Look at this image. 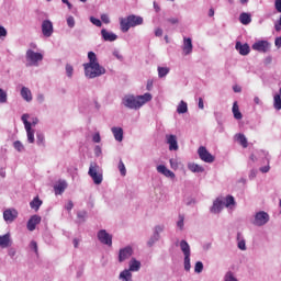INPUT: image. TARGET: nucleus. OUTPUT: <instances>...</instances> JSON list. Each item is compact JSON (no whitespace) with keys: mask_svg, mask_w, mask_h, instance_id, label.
<instances>
[{"mask_svg":"<svg viewBox=\"0 0 281 281\" xmlns=\"http://www.w3.org/2000/svg\"><path fill=\"white\" fill-rule=\"evenodd\" d=\"M11 241H10V234H5L3 236H0V247L2 249H5L7 247H10Z\"/></svg>","mask_w":281,"mask_h":281,"instance_id":"obj_26","label":"nucleus"},{"mask_svg":"<svg viewBox=\"0 0 281 281\" xmlns=\"http://www.w3.org/2000/svg\"><path fill=\"white\" fill-rule=\"evenodd\" d=\"M31 249H33L35 254H38V244L35 240L31 241Z\"/></svg>","mask_w":281,"mask_h":281,"instance_id":"obj_47","label":"nucleus"},{"mask_svg":"<svg viewBox=\"0 0 281 281\" xmlns=\"http://www.w3.org/2000/svg\"><path fill=\"white\" fill-rule=\"evenodd\" d=\"M269 170H271V167H269V166H265V167L260 168L261 172H269Z\"/></svg>","mask_w":281,"mask_h":281,"instance_id":"obj_61","label":"nucleus"},{"mask_svg":"<svg viewBox=\"0 0 281 281\" xmlns=\"http://www.w3.org/2000/svg\"><path fill=\"white\" fill-rule=\"evenodd\" d=\"M180 249L184 255V269L190 271V245L186 240L180 241Z\"/></svg>","mask_w":281,"mask_h":281,"instance_id":"obj_8","label":"nucleus"},{"mask_svg":"<svg viewBox=\"0 0 281 281\" xmlns=\"http://www.w3.org/2000/svg\"><path fill=\"white\" fill-rule=\"evenodd\" d=\"M221 210H223V200L222 199H216L213 202V206L211 207V212L213 214H218V212H221Z\"/></svg>","mask_w":281,"mask_h":281,"instance_id":"obj_22","label":"nucleus"},{"mask_svg":"<svg viewBox=\"0 0 281 281\" xmlns=\"http://www.w3.org/2000/svg\"><path fill=\"white\" fill-rule=\"evenodd\" d=\"M101 36L104 41L113 43V41H117V35L106 31L105 29L101 30Z\"/></svg>","mask_w":281,"mask_h":281,"instance_id":"obj_19","label":"nucleus"},{"mask_svg":"<svg viewBox=\"0 0 281 281\" xmlns=\"http://www.w3.org/2000/svg\"><path fill=\"white\" fill-rule=\"evenodd\" d=\"M170 74V68L168 67H158V77L159 78H166Z\"/></svg>","mask_w":281,"mask_h":281,"instance_id":"obj_35","label":"nucleus"},{"mask_svg":"<svg viewBox=\"0 0 281 281\" xmlns=\"http://www.w3.org/2000/svg\"><path fill=\"white\" fill-rule=\"evenodd\" d=\"M274 102H273V108L277 110V111H281V97L280 94H276L274 98H273Z\"/></svg>","mask_w":281,"mask_h":281,"instance_id":"obj_36","label":"nucleus"},{"mask_svg":"<svg viewBox=\"0 0 281 281\" xmlns=\"http://www.w3.org/2000/svg\"><path fill=\"white\" fill-rule=\"evenodd\" d=\"M0 177H2V179H5V169H0Z\"/></svg>","mask_w":281,"mask_h":281,"instance_id":"obj_63","label":"nucleus"},{"mask_svg":"<svg viewBox=\"0 0 281 281\" xmlns=\"http://www.w3.org/2000/svg\"><path fill=\"white\" fill-rule=\"evenodd\" d=\"M37 102H40V103L45 102V95L38 94V95H37Z\"/></svg>","mask_w":281,"mask_h":281,"instance_id":"obj_59","label":"nucleus"},{"mask_svg":"<svg viewBox=\"0 0 281 281\" xmlns=\"http://www.w3.org/2000/svg\"><path fill=\"white\" fill-rule=\"evenodd\" d=\"M167 144H169V150H179V144L177 143V136L170 134L166 136Z\"/></svg>","mask_w":281,"mask_h":281,"instance_id":"obj_17","label":"nucleus"},{"mask_svg":"<svg viewBox=\"0 0 281 281\" xmlns=\"http://www.w3.org/2000/svg\"><path fill=\"white\" fill-rule=\"evenodd\" d=\"M42 34L46 38H49V36H52V34H54V23H52V21L44 20L42 22Z\"/></svg>","mask_w":281,"mask_h":281,"instance_id":"obj_11","label":"nucleus"},{"mask_svg":"<svg viewBox=\"0 0 281 281\" xmlns=\"http://www.w3.org/2000/svg\"><path fill=\"white\" fill-rule=\"evenodd\" d=\"M37 146H45V135L37 133Z\"/></svg>","mask_w":281,"mask_h":281,"instance_id":"obj_38","label":"nucleus"},{"mask_svg":"<svg viewBox=\"0 0 281 281\" xmlns=\"http://www.w3.org/2000/svg\"><path fill=\"white\" fill-rule=\"evenodd\" d=\"M167 23H170L171 25H177L179 23L178 18H169L167 19Z\"/></svg>","mask_w":281,"mask_h":281,"instance_id":"obj_48","label":"nucleus"},{"mask_svg":"<svg viewBox=\"0 0 281 281\" xmlns=\"http://www.w3.org/2000/svg\"><path fill=\"white\" fill-rule=\"evenodd\" d=\"M209 16H214V9L211 8V9L209 10Z\"/></svg>","mask_w":281,"mask_h":281,"instance_id":"obj_64","label":"nucleus"},{"mask_svg":"<svg viewBox=\"0 0 281 281\" xmlns=\"http://www.w3.org/2000/svg\"><path fill=\"white\" fill-rule=\"evenodd\" d=\"M101 21L105 24H109L111 23V20L109 19V15L108 14H102L101 15Z\"/></svg>","mask_w":281,"mask_h":281,"instance_id":"obj_49","label":"nucleus"},{"mask_svg":"<svg viewBox=\"0 0 281 281\" xmlns=\"http://www.w3.org/2000/svg\"><path fill=\"white\" fill-rule=\"evenodd\" d=\"M100 140H101L100 134H98V133L94 134L92 137V142H94V144H100Z\"/></svg>","mask_w":281,"mask_h":281,"instance_id":"obj_51","label":"nucleus"},{"mask_svg":"<svg viewBox=\"0 0 281 281\" xmlns=\"http://www.w3.org/2000/svg\"><path fill=\"white\" fill-rule=\"evenodd\" d=\"M188 168L191 172H204L205 171V169L201 165H198L194 162L189 164Z\"/></svg>","mask_w":281,"mask_h":281,"instance_id":"obj_31","label":"nucleus"},{"mask_svg":"<svg viewBox=\"0 0 281 281\" xmlns=\"http://www.w3.org/2000/svg\"><path fill=\"white\" fill-rule=\"evenodd\" d=\"M90 21L93 25H95L97 27H102V21H100L99 19H95L93 16L90 18Z\"/></svg>","mask_w":281,"mask_h":281,"instance_id":"obj_44","label":"nucleus"},{"mask_svg":"<svg viewBox=\"0 0 281 281\" xmlns=\"http://www.w3.org/2000/svg\"><path fill=\"white\" fill-rule=\"evenodd\" d=\"M13 146H14L15 150H18L19 153H21L23 150V148H24L23 144L20 140H15L13 143Z\"/></svg>","mask_w":281,"mask_h":281,"instance_id":"obj_43","label":"nucleus"},{"mask_svg":"<svg viewBox=\"0 0 281 281\" xmlns=\"http://www.w3.org/2000/svg\"><path fill=\"white\" fill-rule=\"evenodd\" d=\"M233 90L235 93H240V91H243V88H240V86H234Z\"/></svg>","mask_w":281,"mask_h":281,"instance_id":"obj_58","label":"nucleus"},{"mask_svg":"<svg viewBox=\"0 0 281 281\" xmlns=\"http://www.w3.org/2000/svg\"><path fill=\"white\" fill-rule=\"evenodd\" d=\"M150 100H153V94L146 92L143 95H131L127 94L123 98V104L124 106H126L127 109H142V106H144V104H146V102H150Z\"/></svg>","mask_w":281,"mask_h":281,"instance_id":"obj_2","label":"nucleus"},{"mask_svg":"<svg viewBox=\"0 0 281 281\" xmlns=\"http://www.w3.org/2000/svg\"><path fill=\"white\" fill-rule=\"evenodd\" d=\"M195 273H201L203 271V262L198 261L194 267Z\"/></svg>","mask_w":281,"mask_h":281,"instance_id":"obj_42","label":"nucleus"},{"mask_svg":"<svg viewBox=\"0 0 281 281\" xmlns=\"http://www.w3.org/2000/svg\"><path fill=\"white\" fill-rule=\"evenodd\" d=\"M88 59L89 63L83 64L86 78H99V76H104V74H106V69L100 66V63H98V56L95 53L89 52Z\"/></svg>","mask_w":281,"mask_h":281,"instance_id":"obj_1","label":"nucleus"},{"mask_svg":"<svg viewBox=\"0 0 281 281\" xmlns=\"http://www.w3.org/2000/svg\"><path fill=\"white\" fill-rule=\"evenodd\" d=\"M198 106L199 109H205V105L203 104V98H199Z\"/></svg>","mask_w":281,"mask_h":281,"instance_id":"obj_57","label":"nucleus"},{"mask_svg":"<svg viewBox=\"0 0 281 281\" xmlns=\"http://www.w3.org/2000/svg\"><path fill=\"white\" fill-rule=\"evenodd\" d=\"M38 124V119H33V121L31 122V128L32 126H36Z\"/></svg>","mask_w":281,"mask_h":281,"instance_id":"obj_62","label":"nucleus"},{"mask_svg":"<svg viewBox=\"0 0 281 281\" xmlns=\"http://www.w3.org/2000/svg\"><path fill=\"white\" fill-rule=\"evenodd\" d=\"M140 268H142V262H139L138 260L132 259L130 261V271H137Z\"/></svg>","mask_w":281,"mask_h":281,"instance_id":"obj_33","label":"nucleus"},{"mask_svg":"<svg viewBox=\"0 0 281 281\" xmlns=\"http://www.w3.org/2000/svg\"><path fill=\"white\" fill-rule=\"evenodd\" d=\"M30 114H23L22 115V122L24 124V128L26 131L27 135V142L30 144H34V130H32V123H30Z\"/></svg>","mask_w":281,"mask_h":281,"instance_id":"obj_6","label":"nucleus"},{"mask_svg":"<svg viewBox=\"0 0 281 281\" xmlns=\"http://www.w3.org/2000/svg\"><path fill=\"white\" fill-rule=\"evenodd\" d=\"M236 142L243 146V148H247L249 144L247 143V137H245V134H237L236 135Z\"/></svg>","mask_w":281,"mask_h":281,"instance_id":"obj_30","label":"nucleus"},{"mask_svg":"<svg viewBox=\"0 0 281 281\" xmlns=\"http://www.w3.org/2000/svg\"><path fill=\"white\" fill-rule=\"evenodd\" d=\"M192 38L190 37H184L183 38V45H182V52L184 54V56H189V54H192Z\"/></svg>","mask_w":281,"mask_h":281,"instance_id":"obj_15","label":"nucleus"},{"mask_svg":"<svg viewBox=\"0 0 281 281\" xmlns=\"http://www.w3.org/2000/svg\"><path fill=\"white\" fill-rule=\"evenodd\" d=\"M269 213L265 211H259L255 214V220L252 222L257 227H262V225H267L269 223Z\"/></svg>","mask_w":281,"mask_h":281,"instance_id":"obj_7","label":"nucleus"},{"mask_svg":"<svg viewBox=\"0 0 281 281\" xmlns=\"http://www.w3.org/2000/svg\"><path fill=\"white\" fill-rule=\"evenodd\" d=\"M252 49L256 52H262L263 54L269 52V42L267 41H260L252 45Z\"/></svg>","mask_w":281,"mask_h":281,"instance_id":"obj_14","label":"nucleus"},{"mask_svg":"<svg viewBox=\"0 0 281 281\" xmlns=\"http://www.w3.org/2000/svg\"><path fill=\"white\" fill-rule=\"evenodd\" d=\"M274 8H276L277 12L281 13V0L274 1Z\"/></svg>","mask_w":281,"mask_h":281,"instance_id":"obj_50","label":"nucleus"},{"mask_svg":"<svg viewBox=\"0 0 281 281\" xmlns=\"http://www.w3.org/2000/svg\"><path fill=\"white\" fill-rule=\"evenodd\" d=\"M177 113L179 114L188 113V103H186V101H181L178 104Z\"/></svg>","mask_w":281,"mask_h":281,"instance_id":"obj_34","label":"nucleus"},{"mask_svg":"<svg viewBox=\"0 0 281 281\" xmlns=\"http://www.w3.org/2000/svg\"><path fill=\"white\" fill-rule=\"evenodd\" d=\"M198 155H199L200 159L202 161H204L205 164H214L215 157L212 154H210L207 148H205L203 146L199 147Z\"/></svg>","mask_w":281,"mask_h":281,"instance_id":"obj_9","label":"nucleus"},{"mask_svg":"<svg viewBox=\"0 0 281 281\" xmlns=\"http://www.w3.org/2000/svg\"><path fill=\"white\" fill-rule=\"evenodd\" d=\"M235 49L239 52L240 56H247L250 52L249 44H243L240 42H236Z\"/></svg>","mask_w":281,"mask_h":281,"instance_id":"obj_18","label":"nucleus"},{"mask_svg":"<svg viewBox=\"0 0 281 281\" xmlns=\"http://www.w3.org/2000/svg\"><path fill=\"white\" fill-rule=\"evenodd\" d=\"M21 97L23 98V100H25L26 102H32V91L29 90L27 87H23L21 89Z\"/></svg>","mask_w":281,"mask_h":281,"instance_id":"obj_24","label":"nucleus"},{"mask_svg":"<svg viewBox=\"0 0 281 281\" xmlns=\"http://www.w3.org/2000/svg\"><path fill=\"white\" fill-rule=\"evenodd\" d=\"M226 207H229V205H236V201L234 200V198L232 195H227L226 196Z\"/></svg>","mask_w":281,"mask_h":281,"instance_id":"obj_40","label":"nucleus"},{"mask_svg":"<svg viewBox=\"0 0 281 281\" xmlns=\"http://www.w3.org/2000/svg\"><path fill=\"white\" fill-rule=\"evenodd\" d=\"M119 170L122 177H126V166H124V161L120 160Z\"/></svg>","mask_w":281,"mask_h":281,"instance_id":"obj_39","label":"nucleus"},{"mask_svg":"<svg viewBox=\"0 0 281 281\" xmlns=\"http://www.w3.org/2000/svg\"><path fill=\"white\" fill-rule=\"evenodd\" d=\"M88 175L89 177H91L95 186H100V183H102V180H103L102 169H100V166L98 164L95 162L90 164Z\"/></svg>","mask_w":281,"mask_h":281,"instance_id":"obj_4","label":"nucleus"},{"mask_svg":"<svg viewBox=\"0 0 281 281\" xmlns=\"http://www.w3.org/2000/svg\"><path fill=\"white\" fill-rule=\"evenodd\" d=\"M41 223V216L33 215L29 222H27V229L29 232H34L36 229V226Z\"/></svg>","mask_w":281,"mask_h":281,"instance_id":"obj_16","label":"nucleus"},{"mask_svg":"<svg viewBox=\"0 0 281 281\" xmlns=\"http://www.w3.org/2000/svg\"><path fill=\"white\" fill-rule=\"evenodd\" d=\"M239 21L241 25H249V23H251V14L249 13H241L239 15Z\"/></svg>","mask_w":281,"mask_h":281,"instance_id":"obj_27","label":"nucleus"},{"mask_svg":"<svg viewBox=\"0 0 281 281\" xmlns=\"http://www.w3.org/2000/svg\"><path fill=\"white\" fill-rule=\"evenodd\" d=\"M233 115L235 120H243V113H240V108L238 106V101L233 103Z\"/></svg>","mask_w":281,"mask_h":281,"instance_id":"obj_25","label":"nucleus"},{"mask_svg":"<svg viewBox=\"0 0 281 281\" xmlns=\"http://www.w3.org/2000/svg\"><path fill=\"white\" fill-rule=\"evenodd\" d=\"M179 218H180V220L178 221L177 226H178L180 229H183V216L180 215Z\"/></svg>","mask_w":281,"mask_h":281,"instance_id":"obj_52","label":"nucleus"},{"mask_svg":"<svg viewBox=\"0 0 281 281\" xmlns=\"http://www.w3.org/2000/svg\"><path fill=\"white\" fill-rule=\"evenodd\" d=\"M26 60L30 63L29 65L32 67H38V63L43 60V54L36 53L32 49L26 50Z\"/></svg>","mask_w":281,"mask_h":281,"instance_id":"obj_5","label":"nucleus"},{"mask_svg":"<svg viewBox=\"0 0 281 281\" xmlns=\"http://www.w3.org/2000/svg\"><path fill=\"white\" fill-rule=\"evenodd\" d=\"M66 210L68 212H71V210H74V202L72 201H69L67 204H66Z\"/></svg>","mask_w":281,"mask_h":281,"instance_id":"obj_53","label":"nucleus"},{"mask_svg":"<svg viewBox=\"0 0 281 281\" xmlns=\"http://www.w3.org/2000/svg\"><path fill=\"white\" fill-rule=\"evenodd\" d=\"M65 190H67V182L65 180L59 181L55 187H54V191L55 194H63V192H65Z\"/></svg>","mask_w":281,"mask_h":281,"instance_id":"obj_21","label":"nucleus"},{"mask_svg":"<svg viewBox=\"0 0 281 281\" xmlns=\"http://www.w3.org/2000/svg\"><path fill=\"white\" fill-rule=\"evenodd\" d=\"M155 36H164V30H161V29H156V31H155Z\"/></svg>","mask_w":281,"mask_h":281,"instance_id":"obj_55","label":"nucleus"},{"mask_svg":"<svg viewBox=\"0 0 281 281\" xmlns=\"http://www.w3.org/2000/svg\"><path fill=\"white\" fill-rule=\"evenodd\" d=\"M276 47H281V37H277L274 41Z\"/></svg>","mask_w":281,"mask_h":281,"instance_id":"obj_60","label":"nucleus"},{"mask_svg":"<svg viewBox=\"0 0 281 281\" xmlns=\"http://www.w3.org/2000/svg\"><path fill=\"white\" fill-rule=\"evenodd\" d=\"M159 232H164V228L161 226L156 227V233L154 234V237L148 241L149 247H153V245H155V241L159 240Z\"/></svg>","mask_w":281,"mask_h":281,"instance_id":"obj_29","label":"nucleus"},{"mask_svg":"<svg viewBox=\"0 0 281 281\" xmlns=\"http://www.w3.org/2000/svg\"><path fill=\"white\" fill-rule=\"evenodd\" d=\"M144 24V18L135 14H131L127 18L120 19L121 31L128 32L131 27H137V25Z\"/></svg>","mask_w":281,"mask_h":281,"instance_id":"obj_3","label":"nucleus"},{"mask_svg":"<svg viewBox=\"0 0 281 281\" xmlns=\"http://www.w3.org/2000/svg\"><path fill=\"white\" fill-rule=\"evenodd\" d=\"M66 74H67L68 78H71V76H74V66L72 65H69V64L66 65Z\"/></svg>","mask_w":281,"mask_h":281,"instance_id":"obj_41","label":"nucleus"},{"mask_svg":"<svg viewBox=\"0 0 281 281\" xmlns=\"http://www.w3.org/2000/svg\"><path fill=\"white\" fill-rule=\"evenodd\" d=\"M1 36H8V31L3 26H0V38Z\"/></svg>","mask_w":281,"mask_h":281,"instance_id":"obj_54","label":"nucleus"},{"mask_svg":"<svg viewBox=\"0 0 281 281\" xmlns=\"http://www.w3.org/2000/svg\"><path fill=\"white\" fill-rule=\"evenodd\" d=\"M98 238L100 243H102V245H108V247H111V245H113V236L106 233L105 229L99 231Z\"/></svg>","mask_w":281,"mask_h":281,"instance_id":"obj_10","label":"nucleus"},{"mask_svg":"<svg viewBox=\"0 0 281 281\" xmlns=\"http://www.w3.org/2000/svg\"><path fill=\"white\" fill-rule=\"evenodd\" d=\"M120 279L123 281H133V273L130 270H124L120 273Z\"/></svg>","mask_w":281,"mask_h":281,"instance_id":"obj_32","label":"nucleus"},{"mask_svg":"<svg viewBox=\"0 0 281 281\" xmlns=\"http://www.w3.org/2000/svg\"><path fill=\"white\" fill-rule=\"evenodd\" d=\"M8 102V93L0 88V104H5Z\"/></svg>","mask_w":281,"mask_h":281,"instance_id":"obj_37","label":"nucleus"},{"mask_svg":"<svg viewBox=\"0 0 281 281\" xmlns=\"http://www.w3.org/2000/svg\"><path fill=\"white\" fill-rule=\"evenodd\" d=\"M238 249H240L241 251H245L247 249V246L245 244V239H241L238 241Z\"/></svg>","mask_w":281,"mask_h":281,"instance_id":"obj_46","label":"nucleus"},{"mask_svg":"<svg viewBox=\"0 0 281 281\" xmlns=\"http://www.w3.org/2000/svg\"><path fill=\"white\" fill-rule=\"evenodd\" d=\"M112 133L116 142H122V139H124V130H122V127H112Z\"/></svg>","mask_w":281,"mask_h":281,"instance_id":"obj_23","label":"nucleus"},{"mask_svg":"<svg viewBox=\"0 0 281 281\" xmlns=\"http://www.w3.org/2000/svg\"><path fill=\"white\" fill-rule=\"evenodd\" d=\"M18 216L19 212H16L14 209H9L3 212V218L5 223H13Z\"/></svg>","mask_w":281,"mask_h":281,"instance_id":"obj_13","label":"nucleus"},{"mask_svg":"<svg viewBox=\"0 0 281 281\" xmlns=\"http://www.w3.org/2000/svg\"><path fill=\"white\" fill-rule=\"evenodd\" d=\"M67 25H68V27H75L76 20L74 19V16L70 15L67 18Z\"/></svg>","mask_w":281,"mask_h":281,"instance_id":"obj_45","label":"nucleus"},{"mask_svg":"<svg viewBox=\"0 0 281 281\" xmlns=\"http://www.w3.org/2000/svg\"><path fill=\"white\" fill-rule=\"evenodd\" d=\"M30 205H31L32 210H35V212H38V210L43 205V201H41V199H38V196H36L33 199V201H31Z\"/></svg>","mask_w":281,"mask_h":281,"instance_id":"obj_28","label":"nucleus"},{"mask_svg":"<svg viewBox=\"0 0 281 281\" xmlns=\"http://www.w3.org/2000/svg\"><path fill=\"white\" fill-rule=\"evenodd\" d=\"M133 256V248L127 246L122 248L119 252V262H124V260H128Z\"/></svg>","mask_w":281,"mask_h":281,"instance_id":"obj_12","label":"nucleus"},{"mask_svg":"<svg viewBox=\"0 0 281 281\" xmlns=\"http://www.w3.org/2000/svg\"><path fill=\"white\" fill-rule=\"evenodd\" d=\"M9 256L14 258L16 256V250L14 248L9 249Z\"/></svg>","mask_w":281,"mask_h":281,"instance_id":"obj_56","label":"nucleus"},{"mask_svg":"<svg viewBox=\"0 0 281 281\" xmlns=\"http://www.w3.org/2000/svg\"><path fill=\"white\" fill-rule=\"evenodd\" d=\"M157 171L160 172V175H164L165 177H170L171 179H175V172L166 168V166L164 165H159L157 167Z\"/></svg>","mask_w":281,"mask_h":281,"instance_id":"obj_20","label":"nucleus"}]
</instances>
